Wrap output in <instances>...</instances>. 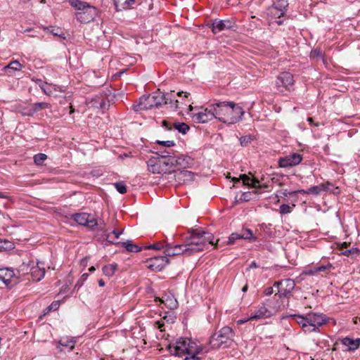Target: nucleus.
<instances>
[{"label": "nucleus", "instance_id": "nucleus-44", "mask_svg": "<svg viewBox=\"0 0 360 360\" xmlns=\"http://www.w3.org/2000/svg\"><path fill=\"white\" fill-rule=\"evenodd\" d=\"M22 68L21 64L18 60H14L10 63L7 66L4 68L5 70L11 69L13 71L20 70Z\"/></svg>", "mask_w": 360, "mask_h": 360}, {"label": "nucleus", "instance_id": "nucleus-3", "mask_svg": "<svg viewBox=\"0 0 360 360\" xmlns=\"http://www.w3.org/2000/svg\"><path fill=\"white\" fill-rule=\"evenodd\" d=\"M216 119L226 124L239 122V117L233 115L232 102H219L213 104Z\"/></svg>", "mask_w": 360, "mask_h": 360}, {"label": "nucleus", "instance_id": "nucleus-22", "mask_svg": "<svg viewBox=\"0 0 360 360\" xmlns=\"http://www.w3.org/2000/svg\"><path fill=\"white\" fill-rule=\"evenodd\" d=\"M70 4L77 9L79 11L86 10L88 11L96 12L95 7L89 6L86 2H83L79 0H69Z\"/></svg>", "mask_w": 360, "mask_h": 360}, {"label": "nucleus", "instance_id": "nucleus-30", "mask_svg": "<svg viewBox=\"0 0 360 360\" xmlns=\"http://www.w3.org/2000/svg\"><path fill=\"white\" fill-rule=\"evenodd\" d=\"M15 275L13 270H10L7 268L0 269V279L5 284H8L11 282V278Z\"/></svg>", "mask_w": 360, "mask_h": 360}, {"label": "nucleus", "instance_id": "nucleus-52", "mask_svg": "<svg viewBox=\"0 0 360 360\" xmlns=\"http://www.w3.org/2000/svg\"><path fill=\"white\" fill-rule=\"evenodd\" d=\"M291 211V207L287 204H283L280 206L279 212L281 214H286L290 213Z\"/></svg>", "mask_w": 360, "mask_h": 360}, {"label": "nucleus", "instance_id": "nucleus-63", "mask_svg": "<svg viewBox=\"0 0 360 360\" xmlns=\"http://www.w3.org/2000/svg\"><path fill=\"white\" fill-rule=\"evenodd\" d=\"M257 267H258V265L255 261L252 262L249 266L250 269L257 268Z\"/></svg>", "mask_w": 360, "mask_h": 360}, {"label": "nucleus", "instance_id": "nucleus-58", "mask_svg": "<svg viewBox=\"0 0 360 360\" xmlns=\"http://www.w3.org/2000/svg\"><path fill=\"white\" fill-rule=\"evenodd\" d=\"M274 292V290H273V288L272 287H269L265 289L264 290V294L265 295H271Z\"/></svg>", "mask_w": 360, "mask_h": 360}, {"label": "nucleus", "instance_id": "nucleus-48", "mask_svg": "<svg viewBox=\"0 0 360 360\" xmlns=\"http://www.w3.org/2000/svg\"><path fill=\"white\" fill-rule=\"evenodd\" d=\"M256 192H244L240 198V200L243 202H248L252 199V195H255Z\"/></svg>", "mask_w": 360, "mask_h": 360}, {"label": "nucleus", "instance_id": "nucleus-47", "mask_svg": "<svg viewBox=\"0 0 360 360\" xmlns=\"http://www.w3.org/2000/svg\"><path fill=\"white\" fill-rule=\"evenodd\" d=\"M241 239L238 232L233 233L229 237L228 240L226 241L227 245H233L235 244L237 240Z\"/></svg>", "mask_w": 360, "mask_h": 360}, {"label": "nucleus", "instance_id": "nucleus-13", "mask_svg": "<svg viewBox=\"0 0 360 360\" xmlns=\"http://www.w3.org/2000/svg\"><path fill=\"white\" fill-rule=\"evenodd\" d=\"M148 267L153 271H161L169 263V259L165 256H156L146 261Z\"/></svg>", "mask_w": 360, "mask_h": 360}, {"label": "nucleus", "instance_id": "nucleus-29", "mask_svg": "<svg viewBox=\"0 0 360 360\" xmlns=\"http://www.w3.org/2000/svg\"><path fill=\"white\" fill-rule=\"evenodd\" d=\"M240 179L243 182V184L248 185V186L254 188H261L259 180L256 179H250L246 174H241Z\"/></svg>", "mask_w": 360, "mask_h": 360}, {"label": "nucleus", "instance_id": "nucleus-19", "mask_svg": "<svg viewBox=\"0 0 360 360\" xmlns=\"http://www.w3.org/2000/svg\"><path fill=\"white\" fill-rule=\"evenodd\" d=\"M341 342L346 347L347 351H354L360 346V338L352 339L346 337L341 340Z\"/></svg>", "mask_w": 360, "mask_h": 360}, {"label": "nucleus", "instance_id": "nucleus-38", "mask_svg": "<svg viewBox=\"0 0 360 360\" xmlns=\"http://www.w3.org/2000/svg\"><path fill=\"white\" fill-rule=\"evenodd\" d=\"M40 87H41V90L43 91V92L46 95H48V96L52 95L53 93V91L56 90V88L54 86H53L52 84H48L46 82L43 83L40 86Z\"/></svg>", "mask_w": 360, "mask_h": 360}, {"label": "nucleus", "instance_id": "nucleus-12", "mask_svg": "<svg viewBox=\"0 0 360 360\" xmlns=\"http://www.w3.org/2000/svg\"><path fill=\"white\" fill-rule=\"evenodd\" d=\"M302 155L295 153L291 155L281 158L278 160V165L280 167H290L300 164L302 160Z\"/></svg>", "mask_w": 360, "mask_h": 360}, {"label": "nucleus", "instance_id": "nucleus-45", "mask_svg": "<svg viewBox=\"0 0 360 360\" xmlns=\"http://www.w3.org/2000/svg\"><path fill=\"white\" fill-rule=\"evenodd\" d=\"M51 34H53L54 36H57L59 37H61L63 39H65V34L63 32V31L59 28H54V27H50L46 28Z\"/></svg>", "mask_w": 360, "mask_h": 360}, {"label": "nucleus", "instance_id": "nucleus-20", "mask_svg": "<svg viewBox=\"0 0 360 360\" xmlns=\"http://www.w3.org/2000/svg\"><path fill=\"white\" fill-rule=\"evenodd\" d=\"M271 312L264 306H261L258 309L252 312L249 318V320H257L269 317Z\"/></svg>", "mask_w": 360, "mask_h": 360}, {"label": "nucleus", "instance_id": "nucleus-6", "mask_svg": "<svg viewBox=\"0 0 360 360\" xmlns=\"http://www.w3.org/2000/svg\"><path fill=\"white\" fill-rule=\"evenodd\" d=\"M162 104L158 96L154 95L143 96L139 98L137 103L133 104L132 108L134 111L146 110L153 107H158Z\"/></svg>", "mask_w": 360, "mask_h": 360}, {"label": "nucleus", "instance_id": "nucleus-21", "mask_svg": "<svg viewBox=\"0 0 360 360\" xmlns=\"http://www.w3.org/2000/svg\"><path fill=\"white\" fill-rule=\"evenodd\" d=\"M289 317L291 318L295 321H296V323L300 326V327L302 328V330L304 333H309V326L307 320V315L303 316L295 314L289 315Z\"/></svg>", "mask_w": 360, "mask_h": 360}, {"label": "nucleus", "instance_id": "nucleus-28", "mask_svg": "<svg viewBox=\"0 0 360 360\" xmlns=\"http://www.w3.org/2000/svg\"><path fill=\"white\" fill-rule=\"evenodd\" d=\"M105 224L103 222L101 223V226H99V229L101 231H103L104 235L106 237V240L108 241L110 243H115V241L113 240H111V235H114V239H117L120 236L122 233V231H118L117 230H113L110 233H107L106 230H104Z\"/></svg>", "mask_w": 360, "mask_h": 360}, {"label": "nucleus", "instance_id": "nucleus-43", "mask_svg": "<svg viewBox=\"0 0 360 360\" xmlns=\"http://www.w3.org/2000/svg\"><path fill=\"white\" fill-rule=\"evenodd\" d=\"M2 250H11L15 248L14 243L6 239H1Z\"/></svg>", "mask_w": 360, "mask_h": 360}, {"label": "nucleus", "instance_id": "nucleus-46", "mask_svg": "<svg viewBox=\"0 0 360 360\" xmlns=\"http://www.w3.org/2000/svg\"><path fill=\"white\" fill-rule=\"evenodd\" d=\"M114 186L116 190L121 194H124L127 191V186L122 181L117 182Z\"/></svg>", "mask_w": 360, "mask_h": 360}, {"label": "nucleus", "instance_id": "nucleus-50", "mask_svg": "<svg viewBox=\"0 0 360 360\" xmlns=\"http://www.w3.org/2000/svg\"><path fill=\"white\" fill-rule=\"evenodd\" d=\"M253 140L251 136H243L240 137V142L242 146H247Z\"/></svg>", "mask_w": 360, "mask_h": 360}, {"label": "nucleus", "instance_id": "nucleus-11", "mask_svg": "<svg viewBox=\"0 0 360 360\" xmlns=\"http://www.w3.org/2000/svg\"><path fill=\"white\" fill-rule=\"evenodd\" d=\"M294 84L293 76L288 72H281L276 78V86L281 91H283L281 88L290 90Z\"/></svg>", "mask_w": 360, "mask_h": 360}, {"label": "nucleus", "instance_id": "nucleus-37", "mask_svg": "<svg viewBox=\"0 0 360 360\" xmlns=\"http://www.w3.org/2000/svg\"><path fill=\"white\" fill-rule=\"evenodd\" d=\"M238 233L241 239L254 240L257 239L256 237H254L252 231L250 230V229H242Z\"/></svg>", "mask_w": 360, "mask_h": 360}, {"label": "nucleus", "instance_id": "nucleus-42", "mask_svg": "<svg viewBox=\"0 0 360 360\" xmlns=\"http://www.w3.org/2000/svg\"><path fill=\"white\" fill-rule=\"evenodd\" d=\"M47 159V155L44 153H38L34 156V162L37 165H41Z\"/></svg>", "mask_w": 360, "mask_h": 360}, {"label": "nucleus", "instance_id": "nucleus-62", "mask_svg": "<svg viewBox=\"0 0 360 360\" xmlns=\"http://www.w3.org/2000/svg\"><path fill=\"white\" fill-rule=\"evenodd\" d=\"M146 5H148V10H151L153 8V0H145L144 2Z\"/></svg>", "mask_w": 360, "mask_h": 360}, {"label": "nucleus", "instance_id": "nucleus-36", "mask_svg": "<svg viewBox=\"0 0 360 360\" xmlns=\"http://www.w3.org/2000/svg\"><path fill=\"white\" fill-rule=\"evenodd\" d=\"M117 269V264H110L105 265L103 267V273L108 276H112L115 272V271Z\"/></svg>", "mask_w": 360, "mask_h": 360}, {"label": "nucleus", "instance_id": "nucleus-23", "mask_svg": "<svg viewBox=\"0 0 360 360\" xmlns=\"http://www.w3.org/2000/svg\"><path fill=\"white\" fill-rule=\"evenodd\" d=\"M332 184L329 181H327L325 184H321L318 186H314L307 189V194H312L314 195H318L321 193L322 191H327L329 190V187L332 186Z\"/></svg>", "mask_w": 360, "mask_h": 360}, {"label": "nucleus", "instance_id": "nucleus-39", "mask_svg": "<svg viewBox=\"0 0 360 360\" xmlns=\"http://www.w3.org/2000/svg\"><path fill=\"white\" fill-rule=\"evenodd\" d=\"M174 127L183 134H186L189 130L188 125L184 122H176L174 124Z\"/></svg>", "mask_w": 360, "mask_h": 360}, {"label": "nucleus", "instance_id": "nucleus-53", "mask_svg": "<svg viewBox=\"0 0 360 360\" xmlns=\"http://www.w3.org/2000/svg\"><path fill=\"white\" fill-rule=\"evenodd\" d=\"M322 57L323 53L320 49H316L314 50H312L310 53V58L312 59H316Z\"/></svg>", "mask_w": 360, "mask_h": 360}, {"label": "nucleus", "instance_id": "nucleus-2", "mask_svg": "<svg viewBox=\"0 0 360 360\" xmlns=\"http://www.w3.org/2000/svg\"><path fill=\"white\" fill-rule=\"evenodd\" d=\"M234 332L231 328L225 326L211 336L210 345L212 348H226L231 347L233 342Z\"/></svg>", "mask_w": 360, "mask_h": 360}, {"label": "nucleus", "instance_id": "nucleus-14", "mask_svg": "<svg viewBox=\"0 0 360 360\" xmlns=\"http://www.w3.org/2000/svg\"><path fill=\"white\" fill-rule=\"evenodd\" d=\"M185 246L186 244L172 245L171 243H165V249L164 250L165 257L175 256L180 254L189 256L188 252H187V251H184Z\"/></svg>", "mask_w": 360, "mask_h": 360}, {"label": "nucleus", "instance_id": "nucleus-34", "mask_svg": "<svg viewBox=\"0 0 360 360\" xmlns=\"http://www.w3.org/2000/svg\"><path fill=\"white\" fill-rule=\"evenodd\" d=\"M122 245L126 248L128 252H139L142 250V248L133 243L131 240H127L121 243Z\"/></svg>", "mask_w": 360, "mask_h": 360}, {"label": "nucleus", "instance_id": "nucleus-60", "mask_svg": "<svg viewBox=\"0 0 360 360\" xmlns=\"http://www.w3.org/2000/svg\"><path fill=\"white\" fill-rule=\"evenodd\" d=\"M181 174L184 176H188V177H191L192 175H193V173L191 172H189V171H187V170H184V171H182L181 172Z\"/></svg>", "mask_w": 360, "mask_h": 360}, {"label": "nucleus", "instance_id": "nucleus-33", "mask_svg": "<svg viewBox=\"0 0 360 360\" xmlns=\"http://www.w3.org/2000/svg\"><path fill=\"white\" fill-rule=\"evenodd\" d=\"M76 340L73 338H62L59 342V345L66 349H68V351H71L74 349L75 345Z\"/></svg>", "mask_w": 360, "mask_h": 360}, {"label": "nucleus", "instance_id": "nucleus-7", "mask_svg": "<svg viewBox=\"0 0 360 360\" xmlns=\"http://www.w3.org/2000/svg\"><path fill=\"white\" fill-rule=\"evenodd\" d=\"M309 333L319 332V327L327 323V319L323 314L309 313L307 314Z\"/></svg>", "mask_w": 360, "mask_h": 360}, {"label": "nucleus", "instance_id": "nucleus-49", "mask_svg": "<svg viewBox=\"0 0 360 360\" xmlns=\"http://www.w3.org/2000/svg\"><path fill=\"white\" fill-rule=\"evenodd\" d=\"M60 307V301L53 302L49 307L45 309V314L49 313L51 311L56 310Z\"/></svg>", "mask_w": 360, "mask_h": 360}, {"label": "nucleus", "instance_id": "nucleus-56", "mask_svg": "<svg viewBox=\"0 0 360 360\" xmlns=\"http://www.w3.org/2000/svg\"><path fill=\"white\" fill-rule=\"evenodd\" d=\"M165 247V245L162 243H159L157 244L150 245L149 246L145 247L146 249H151V250H160Z\"/></svg>", "mask_w": 360, "mask_h": 360}, {"label": "nucleus", "instance_id": "nucleus-40", "mask_svg": "<svg viewBox=\"0 0 360 360\" xmlns=\"http://www.w3.org/2000/svg\"><path fill=\"white\" fill-rule=\"evenodd\" d=\"M233 107V115L239 117V121L241 120L243 115H244V110L243 108L235 103L232 102Z\"/></svg>", "mask_w": 360, "mask_h": 360}, {"label": "nucleus", "instance_id": "nucleus-17", "mask_svg": "<svg viewBox=\"0 0 360 360\" xmlns=\"http://www.w3.org/2000/svg\"><path fill=\"white\" fill-rule=\"evenodd\" d=\"M174 162H176L175 155L159 160V165H162L163 173L174 172Z\"/></svg>", "mask_w": 360, "mask_h": 360}, {"label": "nucleus", "instance_id": "nucleus-1", "mask_svg": "<svg viewBox=\"0 0 360 360\" xmlns=\"http://www.w3.org/2000/svg\"><path fill=\"white\" fill-rule=\"evenodd\" d=\"M219 240L215 244L217 245ZM185 250L191 255L195 252H201L204 250V246L207 244L214 245V236L212 233L206 232L201 229H192L189 232V236L185 238Z\"/></svg>", "mask_w": 360, "mask_h": 360}, {"label": "nucleus", "instance_id": "nucleus-57", "mask_svg": "<svg viewBox=\"0 0 360 360\" xmlns=\"http://www.w3.org/2000/svg\"><path fill=\"white\" fill-rule=\"evenodd\" d=\"M307 122H309V124L311 126H315V127H319V123L315 122L312 117H308L307 118Z\"/></svg>", "mask_w": 360, "mask_h": 360}, {"label": "nucleus", "instance_id": "nucleus-8", "mask_svg": "<svg viewBox=\"0 0 360 360\" xmlns=\"http://www.w3.org/2000/svg\"><path fill=\"white\" fill-rule=\"evenodd\" d=\"M274 287L278 289V292L274 295V297L279 298L288 297L293 290L295 283L292 279L287 278L280 281L275 282Z\"/></svg>", "mask_w": 360, "mask_h": 360}, {"label": "nucleus", "instance_id": "nucleus-16", "mask_svg": "<svg viewBox=\"0 0 360 360\" xmlns=\"http://www.w3.org/2000/svg\"><path fill=\"white\" fill-rule=\"evenodd\" d=\"M30 274L31 275L33 281L37 282L41 281L45 275L44 264L42 262H37L36 266L33 264Z\"/></svg>", "mask_w": 360, "mask_h": 360}, {"label": "nucleus", "instance_id": "nucleus-26", "mask_svg": "<svg viewBox=\"0 0 360 360\" xmlns=\"http://www.w3.org/2000/svg\"><path fill=\"white\" fill-rule=\"evenodd\" d=\"M33 264H34V261L28 260L27 262H23L17 268L18 275L21 276L30 274Z\"/></svg>", "mask_w": 360, "mask_h": 360}, {"label": "nucleus", "instance_id": "nucleus-59", "mask_svg": "<svg viewBox=\"0 0 360 360\" xmlns=\"http://www.w3.org/2000/svg\"><path fill=\"white\" fill-rule=\"evenodd\" d=\"M291 191H288L287 189H285L282 191H281V194L282 195V197H287L288 195H294V194H290Z\"/></svg>", "mask_w": 360, "mask_h": 360}, {"label": "nucleus", "instance_id": "nucleus-18", "mask_svg": "<svg viewBox=\"0 0 360 360\" xmlns=\"http://www.w3.org/2000/svg\"><path fill=\"white\" fill-rule=\"evenodd\" d=\"M51 105L49 103L46 102H39L32 103L29 107V112H23V115L33 116L36 112L42 110L44 109L51 108Z\"/></svg>", "mask_w": 360, "mask_h": 360}, {"label": "nucleus", "instance_id": "nucleus-51", "mask_svg": "<svg viewBox=\"0 0 360 360\" xmlns=\"http://www.w3.org/2000/svg\"><path fill=\"white\" fill-rule=\"evenodd\" d=\"M157 155H158V157L155 158L158 159V160L165 159V158H167L168 157L172 156L171 155V153L169 151L167 150H160L159 152L157 153Z\"/></svg>", "mask_w": 360, "mask_h": 360}, {"label": "nucleus", "instance_id": "nucleus-15", "mask_svg": "<svg viewBox=\"0 0 360 360\" xmlns=\"http://www.w3.org/2000/svg\"><path fill=\"white\" fill-rule=\"evenodd\" d=\"M233 27V23L229 20L215 19L212 22V32L217 33L224 30H231Z\"/></svg>", "mask_w": 360, "mask_h": 360}, {"label": "nucleus", "instance_id": "nucleus-41", "mask_svg": "<svg viewBox=\"0 0 360 360\" xmlns=\"http://www.w3.org/2000/svg\"><path fill=\"white\" fill-rule=\"evenodd\" d=\"M332 266H333L332 264L330 263H328L327 265H320V266L314 267L312 269H311L310 274H314L317 272L325 271L327 269H331Z\"/></svg>", "mask_w": 360, "mask_h": 360}, {"label": "nucleus", "instance_id": "nucleus-32", "mask_svg": "<svg viewBox=\"0 0 360 360\" xmlns=\"http://www.w3.org/2000/svg\"><path fill=\"white\" fill-rule=\"evenodd\" d=\"M134 4L133 0H114V4L117 11L127 9Z\"/></svg>", "mask_w": 360, "mask_h": 360}, {"label": "nucleus", "instance_id": "nucleus-9", "mask_svg": "<svg viewBox=\"0 0 360 360\" xmlns=\"http://www.w3.org/2000/svg\"><path fill=\"white\" fill-rule=\"evenodd\" d=\"M72 219L79 225L87 226L94 229L96 226H101L94 215L86 212L77 213L72 215Z\"/></svg>", "mask_w": 360, "mask_h": 360}, {"label": "nucleus", "instance_id": "nucleus-31", "mask_svg": "<svg viewBox=\"0 0 360 360\" xmlns=\"http://www.w3.org/2000/svg\"><path fill=\"white\" fill-rule=\"evenodd\" d=\"M148 169L153 173H163L162 165H159V160L156 158L150 159L148 164Z\"/></svg>", "mask_w": 360, "mask_h": 360}, {"label": "nucleus", "instance_id": "nucleus-5", "mask_svg": "<svg viewBox=\"0 0 360 360\" xmlns=\"http://www.w3.org/2000/svg\"><path fill=\"white\" fill-rule=\"evenodd\" d=\"M198 346L191 339L181 338L176 342L175 346L169 345L167 349L171 354L181 357L185 354L193 352Z\"/></svg>", "mask_w": 360, "mask_h": 360}, {"label": "nucleus", "instance_id": "nucleus-64", "mask_svg": "<svg viewBox=\"0 0 360 360\" xmlns=\"http://www.w3.org/2000/svg\"><path fill=\"white\" fill-rule=\"evenodd\" d=\"M162 125L165 127L167 129H172L171 127L169 126V123L165 120L162 121Z\"/></svg>", "mask_w": 360, "mask_h": 360}, {"label": "nucleus", "instance_id": "nucleus-54", "mask_svg": "<svg viewBox=\"0 0 360 360\" xmlns=\"http://www.w3.org/2000/svg\"><path fill=\"white\" fill-rule=\"evenodd\" d=\"M156 143L164 147H172L175 146L174 141H157Z\"/></svg>", "mask_w": 360, "mask_h": 360}, {"label": "nucleus", "instance_id": "nucleus-10", "mask_svg": "<svg viewBox=\"0 0 360 360\" xmlns=\"http://www.w3.org/2000/svg\"><path fill=\"white\" fill-rule=\"evenodd\" d=\"M192 118L198 123H206L214 118H216L215 111L213 110V104L209 108L201 109L199 112L193 113Z\"/></svg>", "mask_w": 360, "mask_h": 360}, {"label": "nucleus", "instance_id": "nucleus-27", "mask_svg": "<svg viewBox=\"0 0 360 360\" xmlns=\"http://www.w3.org/2000/svg\"><path fill=\"white\" fill-rule=\"evenodd\" d=\"M160 101H161V102H163L164 104H168V103L174 104V109H177L178 108L179 101L178 100H175V96H174V92L173 91L168 92V93H166V94H163L160 98Z\"/></svg>", "mask_w": 360, "mask_h": 360}, {"label": "nucleus", "instance_id": "nucleus-61", "mask_svg": "<svg viewBox=\"0 0 360 360\" xmlns=\"http://www.w3.org/2000/svg\"><path fill=\"white\" fill-rule=\"evenodd\" d=\"M307 190L300 189L295 191H291L290 194H294V195L297 193H303V194H307Z\"/></svg>", "mask_w": 360, "mask_h": 360}, {"label": "nucleus", "instance_id": "nucleus-55", "mask_svg": "<svg viewBox=\"0 0 360 360\" xmlns=\"http://www.w3.org/2000/svg\"><path fill=\"white\" fill-rule=\"evenodd\" d=\"M359 253V250L357 248H352V249H349V250H342L341 254L343 255H345V256H349V255H354V254H358Z\"/></svg>", "mask_w": 360, "mask_h": 360}, {"label": "nucleus", "instance_id": "nucleus-25", "mask_svg": "<svg viewBox=\"0 0 360 360\" xmlns=\"http://www.w3.org/2000/svg\"><path fill=\"white\" fill-rule=\"evenodd\" d=\"M175 159L176 162H174V167L176 166H179L181 167H189L193 163V160L187 155H181V156H176Z\"/></svg>", "mask_w": 360, "mask_h": 360}, {"label": "nucleus", "instance_id": "nucleus-24", "mask_svg": "<svg viewBox=\"0 0 360 360\" xmlns=\"http://www.w3.org/2000/svg\"><path fill=\"white\" fill-rule=\"evenodd\" d=\"M96 13L86 10L78 11L76 13L77 19L82 23H87L94 19Z\"/></svg>", "mask_w": 360, "mask_h": 360}, {"label": "nucleus", "instance_id": "nucleus-35", "mask_svg": "<svg viewBox=\"0 0 360 360\" xmlns=\"http://www.w3.org/2000/svg\"><path fill=\"white\" fill-rule=\"evenodd\" d=\"M203 352V347L202 345L198 346L197 348L193 351V352H190L188 354L184 360H200L201 358L198 356L199 354H201Z\"/></svg>", "mask_w": 360, "mask_h": 360}, {"label": "nucleus", "instance_id": "nucleus-4", "mask_svg": "<svg viewBox=\"0 0 360 360\" xmlns=\"http://www.w3.org/2000/svg\"><path fill=\"white\" fill-rule=\"evenodd\" d=\"M288 0H274L272 5L268 8V15L271 23L281 25L284 23L281 18L285 17L288 10Z\"/></svg>", "mask_w": 360, "mask_h": 360}]
</instances>
